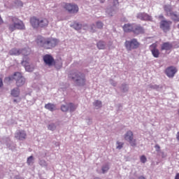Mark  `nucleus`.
Wrapping results in <instances>:
<instances>
[{"mask_svg": "<svg viewBox=\"0 0 179 179\" xmlns=\"http://www.w3.org/2000/svg\"><path fill=\"white\" fill-rule=\"evenodd\" d=\"M34 159L33 158V156H30L29 157L27 158V163L30 166V164H33Z\"/></svg>", "mask_w": 179, "mask_h": 179, "instance_id": "obj_30", "label": "nucleus"}, {"mask_svg": "<svg viewBox=\"0 0 179 179\" xmlns=\"http://www.w3.org/2000/svg\"><path fill=\"white\" fill-rule=\"evenodd\" d=\"M69 78L75 80L78 86H85L86 85V76L83 73L76 72L69 75Z\"/></svg>", "mask_w": 179, "mask_h": 179, "instance_id": "obj_3", "label": "nucleus"}, {"mask_svg": "<svg viewBox=\"0 0 179 179\" xmlns=\"http://www.w3.org/2000/svg\"><path fill=\"white\" fill-rule=\"evenodd\" d=\"M8 54L9 55H15V56L20 55V49L14 48L9 51Z\"/></svg>", "mask_w": 179, "mask_h": 179, "instance_id": "obj_21", "label": "nucleus"}, {"mask_svg": "<svg viewBox=\"0 0 179 179\" xmlns=\"http://www.w3.org/2000/svg\"><path fill=\"white\" fill-rule=\"evenodd\" d=\"M177 27H178V29H179V24H178Z\"/></svg>", "mask_w": 179, "mask_h": 179, "instance_id": "obj_47", "label": "nucleus"}, {"mask_svg": "<svg viewBox=\"0 0 179 179\" xmlns=\"http://www.w3.org/2000/svg\"><path fill=\"white\" fill-rule=\"evenodd\" d=\"M13 102H14V103H17V100L14 99V100H13Z\"/></svg>", "mask_w": 179, "mask_h": 179, "instance_id": "obj_45", "label": "nucleus"}, {"mask_svg": "<svg viewBox=\"0 0 179 179\" xmlns=\"http://www.w3.org/2000/svg\"><path fill=\"white\" fill-rule=\"evenodd\" d=\"M110 168L108 167V165H104L102 167V173L104 174V173H106V171H108Z\"/></svg>", "mask_w": 179, "mask_h": 179, "instance_id": "obj_32", "label": "nucleus"}, {"mask_svg": "<svg viewBox=\"0 0 179 179\" xmlns=\"http://www.w3.org/2000/svg\"><path fill=\"white\" fill-rule=\"evenodd\" d=\"M178 70L176 67H174L173 66H171L168 68H166L165 71V73L168 78H174L176 73L178 72Z\"/></svg>", "mask_w": 179, "mask_h": 179, "instance_id": "obj_10", "label": "nucleus"}, {"mask_svg": "<svg viewBox=\"0 0 179 179\" xmlns=\"http://www.w3.org/2000/svg\"><path fill=\"white\" fill-rule=\"evenodd\" d=\"M171 20L173 22H179V14L177 13V11H173V13H171V15H169Z\"/></svg>", "mask_w": 179, "mask_h": 179, "instance_id": "obj_19", "label": "nucleus"}, {"mask_svg": "<svg viewBox=\"0 0 179 179\" xmlns=\"http://www.w3.org/2000/svg\"><path fill=\"white\" fill-rule=\"evenodd\" d=\"M103 24L101 22H96V28L103 29Z\"/></svg>", "mask_w": 179, "mask_h": 179, "instance_id": "obj_33", "label": "nucleus"}, {"mask_svg": "<svg viewBox=\"0 0 179 179\" xmlns=\"http://www.w3.org/2000/svg\"><path fill=\"white\" fill-rule=\"evenodd\" d=\"M73 27L76 30H80V29H82V24H79L78 22H74L73 24Z\"/></svg>", "mask_w": 179, "mask_h": 179, "instance_id": "obj_27", "label": "nucleus"}, {"mask_svg": "<svg viewBox=\"0 0 179 179\" xmlns=\"http://www.w3.org/2000/svg\"><path fill=\"white\" fill-rule=\"evenodd\" d=\"M15 138L18 141H24L27 138V134L24 130H19L15 134Z\"/></svg>", "mask_w": 179, "mask_h": 179, "instance_id": "obj_12", "label": "nucleus"}, {"mask_svg": "<svg viewBox=\"0 0 179 179\" xmlns=\"http://www.w3.org/2000/svg\"><path fill=\"white\" fill-rule=\"evenodd\" d=\"M133 33H134V34H143V33H145V29L141 25H136L134 24Z\"/></svg>", "mask_w": 179, "mask_h": 179, "instance_id": "obj_16", "label": "nucleus"}, {"mask_svg": "<svg viewBox=\"0 0 179 179\" xmlns=\"http://www.w3.org/2000/svg\"><path fill=\"white\" fill-rule=\"evenodd\" d=\"M124 141L129 142L131 146H136V139L134 138V132H132V131H127L124 134Z\"/></svg>", "mask_w": 179, "mask_h": 179, "instance_id": "obj_5", "label": "nucleus"}, {"mask_svg": "<svg viewBox=\"0 0 179 179\" xmlns=\"http://www.w3.org/2000/svg\"><path fill=\"white\" fill-rule=\"evenodd\" d=\"M164 9L165 12L167 13L168 16H170L171 13H173V8H171V6L170 5H165L164 6Z\"/></svg>", "mask_w": 179, "mask_h": 179, "instance_id": "obj_22", "label": "nucleus"}, {"mask_svg": "<svg viewBox=\"0 0 179 179\" xmlns=\"http://www.w3.org/2000/svg\"><path fill=\"white\" fill-rule=\"evenodd\" d=\"M134 24H125L123 26V30L125 33H131V31L134 33Z\"/></svg>", "mask_w": 179, "mask_h": 179, "instance_id": "obj_17", "label": "nucleus"}, {"mask_svg": "<svg viewBox=\"0 0 179 179\" xmlns=\"http://www.w3.org/2000/svg\"><path fill=\"white\" fill-rule=\"evenodd\" d=\"M44 163H45V161H41L40 162L41 166H43V164H44Z\"/></svg>", "mask_w": 179, "mask_h": 179, "instance_id": "obj_42", "label": "nucleus"}, {"mask_svg": "<svg viewBox=\"0 0 179 179\" xmlns=\"http://www.w3.org/2000/svg\"><path fill=\"white\" fill-rule=\"evenodd\" d=\"M116 145H117L116 149H118L119 150H120V149H122L124 148V143L117 141Z\"/></svg>", "mask_w": 179, "mask_h": 179, "instance_id": "obj_29", "label": "nucleus"}, {"mask_svg": "<svg viewBox=\"0 0 179 179\" xmlns=\"http://www.w3.org/2000/svg\"><path fill=\"white\" fill-rule=\"evenodd\" d=\"M25 69H26V71H28V72H31V71H33V70L29 69V66H26Z\"/></svg>", "mask_w": 179, "mask_h": 179, "instance_id": "obj_39", "label": "nucleus"}, {"mask_svg": "<svg viewBox=\"0 0 179 179\" xmlns=\"http://www.w3.org/2000/svg\"><path fill=\"white\" fill-rule=\"evenodd\" d=\"M3 86V83L2 82V78H0V87H2Z\"/></svg>", "mask_w": 179, "mask_h": 179, "instance_id": "obj_37", "label": "nucleus"}, {"mask_svg": "<svg viewBox=\"0 0 179 179\" xmlns=\"http://www.w3.org/2000/svg\"><path fill=\"white\" fill-rule=\"evenodd\" d=\"M93 27H94V24L92 26V30H93Z\"/></svg>", "mask_w": 179, "mask_h": 179, "instance_id": "obj_46", "label": "nucleus"}, {"mask_svg": "<svg viewBox=\"0 0 179 179\" xmlns=\"http://www.w3.org/2000/svg\"><path fill=\"white\" fill-rule=\"evenodd\" d=\"M113 2H114L115 3H118V0H113Z\"/></svg>", "mask_w": 179, "mask_h": 179, "instance_id": "obj_44", "label": "nucleus"}, {"mask_svg": "<svg viewBox=\"0 0 179 179\" xmlns=\"http://www.w3.org/2000/svg\"><path fill=\"white\" fill-rule=\"evenodd\" d=\"M137 19L144 22H152V16L146 13H138L136 15Z\"/></svg>", "mask_w": 179, "mask_h": 179, "instance_id": "obj_11", "label": "nucleus"}, {"mask_svg": "<svg viewBox=\"0 0 179 179\" xmlns=\"http://www.w3.org/2000/svg\"><path fill=\"white\" fill-rule=\"evenodd\" d=\"M11 22L8 24V30L11 32L15 31V30H25L26 26L23 21L19 20L16 17H12L10 18Z\"/></svg>", "mask_w": 179, "mask_h": 179, "instance_id": "obj_2", "label": "nucleus"}, {"mask_svg": "<svg viewBox=\"0 0 179 179\" xmlns=\"http://www.w3.org/2000/svg\"><path fill=\"white\" fill-rule=\"evenodd\" d=\"M63 8L70 13H78L79 12V7L76 4L64 3Z\"/></svg>", "mask_w": 179, "mask_h": 179, "instance_id": "obj_7", "label": "nucleus"}, {"mask_svg": "<svg viewBox=\"0 0 179 179\" xmlns=\"http://www.w3.org/2000/svg\"><path fill=\"white\" fill-rule=\"evenodd\" d=\"M48 129H50V131H54L56 128L55 127V124H50L48 127Z\"/></svg>", "mask_w": 179, "mask_h": 179, "instance_id": "obj_35", "label": "nucleus"}, {"mask_svg": "<svg viewBox=\"0 0 179 179\" xmlns=\"http://www.w3.org/2000/svg\"><path fill=\"white\" fill-rule=\"evenodd\" d=\"M36 43L38 47H43L45 50H51L57 47L59 41L58 39L53 37L45 38L42 36H38L36 39Z\"/></svg>", "mask_w": 179, "mask_h": 179, "instance_id": "obj_1", "label": "nucleus"}, {"mask_svg": "<svg viewBox=\"0 0 179 179\" xmlns=\"http://www.w3.org/2000/svg\"><path fill=\"white\" fill-rule=\"evenodd\" d=\"M138 179H146L145 177H143V176H140L139 178H138Z\"/></svg>", "mask_w": 179, "mask_h": 179, "instance_id": "obj_43", "label": "nucleus"}, {"mask_svg": "<svg viewBox=\"0 0 179 179\" xmlns=\"http://www.w3.org/2000/svg\"><path fill=\"white\" fill-rule=\"evenodd\" d=\"M29 23L33 29H38L40 19L37 18V17H31L29 20Z\"/></svg>", "mask_w": 179, "mask_h": 179, "instance_id": "obj_14", "label": "nucleus"}, {"mask_svg": "<svg viewBox=\"0 0 179 179\" xmlns=\"http://www.w3.org/2000/svg\"><path fill=\"white\" fill-rule=\"evenodd\" d=\"M43 61L46 65H48V66H52V65H54L55 63L54 57L50 55H45L43 56Z\"/></svg>", "mask_w": 179, "mask_h": 179, "instance_id": "obj_13", "label": "nucleus"}, {"mask_svg": "<svg viewBox=\"0 0 179 179\" xmlns=\"http://www.w3.org/2000/svg\"><path fill=\"white\" fill-rule=\"evenodd\" d=\"M61 110H62V111H64V112L68 111V110H69V105H68V106H65V105L62 106H61Z\"/></svg>", "mask_w": 179, "mask_h": 179, "instance_id": "obj_31", "label": "nucleus"}, {"mask_svg": "<svg viewBox=\"0 0 179 179\" xmlns=\"http://www.w3.org/2000/svg\"><path fill=\"white\" fill-rule=\"evenodd\" d=\"M173 48V43L170 42H164L161 45V51H171Z\"/></svg>", "mask_w": 179, "mask_h": 179, "instance_id": "obj_15", "label": "nucleus"}, {"mask_svg": "<svg viewBox=\"0 0 179 179\" xmlns=\"http://www.w3.org/2000/svg\"><path fill=\"white\" fill-rule=\"evenodd\" d=\"M0 24H3V20H2V17L0 16Z\"/></svg>", "mask_w": 179, "mask_h": 179, "instance_id": "obj_38", "label": "nucleus"}, {"mask_svg": "<svg viewBox=\"0 0 179 179\" xmlns=\"http://www.w3.org/2000/svg\"><path fill=\"white\" fill-rule=\"evenodd\" d=\"M97 47L99 50H104V48H106V43L103 41H99L97 43Z\"/></svg>", "mask_w": 179, "mask_h": 179, "instance_id": "obj_25", "label": "nucleus"}, {"mask_svg": "<svg viewBox=\"0 0 179 179\" xmlns=\"http://www.w3.org/2000/svg\"><path fill=\"white\" fill-rule=\"evenodd\" d=\"M20 55L24 57H27V55H30V48L20 49Z\"/></svg>", "mask_w": 179, "mask_h": 179, "instance_id": "obj_23", "label": "nucleus"}, {"mask_svg": "<svg viewBox=\"0 0 179 179\" xmlns=\"http://www.w3.org/2000/svg\"><path fill=\"white\" fill-rule=\"evenodd\" d=\"M172 23L173 22L171 21L162 20L160 22V29H162L165 33H167V31H170V27Z\"/></svg>", "mask_w": 179, "mask_h": 179, "instance_id": "obj_8", "label": "nucleus"}, {"mask_svg": "<svg viewBox=\"0 0 179 179\" xmlns=\"http://www.w3.org/2000/svg\"><path fill=\"white\" fill-rule=\"evenodd\" d=\"M9 80H11L12 79L10 78Z\"/></svg>", "mask_w": 179, "mask_h": 179, "instance_id": "obj_48", "label": "nucleus"}, {"mask_svg": "<svg viewBox=\"0 0 179 179\" xmlns=\"http://www.w3.org/2000/svg\"><path fill=\"white\" fill-rule=\"evenodd\" d=\"M175 179H179V173H176Z\"/></svg>", "mask_w": 179, "mask_h": 179, "instance_id": "obj_41", "label": "nucleus"}, {"mask_svg": "<svg viewBox=\"0 0 179 179\" xmlns=\"http://www.w3.org/2000/svg\"><path fill=\"white\" fill-rule=\"evenodd\" d=\"M20 94V90L19 88H15L11 91V96H13V97H19Z\"/></svg>", "mask_w": 179, "mask_h": 179, "instance_id": "obj_24", "label": "nucleus"}, {"mask_svg": "<svg viewBox=\"0 0 179 179\" xmlns=\"http://www.w3.org/2000/svg\"><path fill=\"white\" fill-rule=\"evenodd\" d=\"M45 108L49 111H55L57 110V106L54 103H48L45 105Z\"/></svg>", "mask_w": 179, "mask_h": 179, "instance_id": "obj_20", "label": "nucleus"}, {"mask_svg": "<svg viewBox=\"0 0 179 179\" xmlns=\"http://www.w3.org/2000/svg\"><path fill=\"white\" fill-rule=\"evenodd\" d=\"M140 160L141 163H146L148 159H146V157L145 155H142L140 158Z\"/></svg>", "mask_w": 179, "mask_h": 179, "instance_id": "obj_34", "label": "nucleus"}, {"mask_svg": "<svg viewBox=\"0 0 179 179\" xmlns=\"http://www.w3.org/2000/svg\"><path fill=\"white\" fill-rule=\"evenodd\" d=\"M76 108H78V106L73 105V103L69 104V110L71 111V113L75 111Z\"/></svg>", "mask_w": 179, "mask_h": 179, "instance_id": "obj_26", "label": "nucleus"}, {"mask_svg": "<svg viewBox=\"0 0 179 179\" xmlns=\"http://www.w3.org/2000/svg\"><path fill=\"white\" fill-rule=\"evenodd\" d=\"M141 43L138 42L136 38H133L131 41H126L124 43V47L127 51H132V50H136L139 48Z\"/></svg>", "mask_w": 179, "mask_h": 179, "instance_id": "obj_4", "label": "nucleus"}, {"mask_svg": "<svg viewBox=\"0 0 179 179\" xmlns=\"http://www.w3.org/2000/svg\"><path fill=\"white\" fill-rule=\"evenodd\" d=\"M176 139H177V141H178V142H179V131L177 133Z\"/></svg>", "mask_w": 179, "mask_h": 179, "instance_id": "obj_40", "label": "nucleus"}, {"mask_svg": "<svg viewBox=\"0 0 179 179\" xmlns=\"http://www.w3.org/2000/svg\"><path fill=\"white\" fill-rule=\"evenodd\" d=\"M13 79H15L16 80V85L17 87H20L24 85L26 83V79L24 78L23 76H22V73L19 72H16L13 76Z\"/></svg>", "mask_w": 179, "mask_h": 179, "instance_id": "obj_6", "label": "nucleus"}, {"mask_svg": "<svg viewBox=\"0 0 179 179\" xmlns=\"http://www.w3.org/2000/svg\"><path fill=\"white\" fill-rule=\"evenodd\" d=\"M48 20L47 18H39V27H47L48 26Z\"/></svg>", "mask_w": 179, "mask_h": 179, "instance_id": "obj_18", "label": "nucleus"}, {"mask_svg": "<svg viewBox=\"0 0 179 179\" xmlns=\"http://www.w3.org/2000/svg\"><path fill=\"white\" fill-rule=\"evenodd\" d=\"M150 51H151L154 58H159V57H160V51L157 49V43H152L150 45Z\"/></svg>", "mask_w": 179, "mask_h": 179, "instance_id": "obj_9", "label": "nucleus"}, {"mask_svg": "<svg viewBox=\"0 0 179 179\" xmlns=\"http://www.w3.org/2000/svg\"><path fill=\"white\" fill-rule=\"evenodd\" d=\"M94 106L96 108H101V101L96 100L94 102Z\"/></svg>", "mask_w": 179, "mask_h": 179, "instance_id": "obj_28", "label": "nucleus"}, {"mask_svg": "<svg viewBox=\"0 0 179 179\" xmlns=\"http://www.w3.org/2000/svg\"><path fill=\"white\" fill-rule=\"evenodd\" d=\"M155 148L157 152H160V145H155Z\"/></svg>", "mask_w": 179, "mask_h": 179, "instance_id": "obj_36", "label": "nucleus"}]
</instances>
